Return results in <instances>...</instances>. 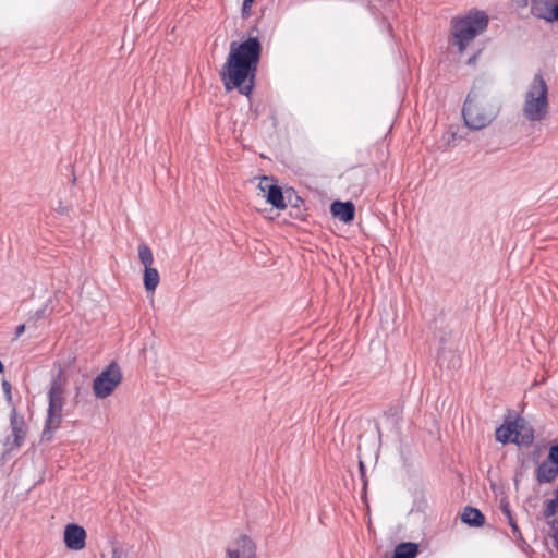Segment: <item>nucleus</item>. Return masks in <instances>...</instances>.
I'll return each instance as SVG.
<instances>
[{"label": "nucleus", "mask_w": 558, "mask_h": 558, "mask_svg": "<svg viewBox=\"0 0 558 558\" xmlns=\"http://www.w3.org/2000/svg\"><path fill=\"white\" fill-rule=\"evenodd\" d=\"M260 56L262 44L257 37H250L242 43L232 41L221 71L225 88L228 92L239 89L241 94L250 95Z\"/></svg>", "instance_id": "obj_1"}, {"label": "nucleus", "mask_w": 558, "mask_h": 558, "mask_svg": "<svg viewBox=\"0 0 558 558\" xmlns=\"http://www.w3.org/2000/svg\"><path fill=\"white\" fill-rule=\"evenodd\" d=\"M499 101L483 87L475 86L469 93L462 114L465 125L471 130L488 126L498 116Z\"/></svg>", "instance_id": "obj_2"}, {"label": "nucleus", "mask_w": 558, "mask_h": 558, "mask_svg": "<svg viewBox=\"0 0 558 558\" xmlns=\"http://www.w3.org/2000/svg\"><path fill=\"white\" fill-rule=\"evenodd\" d=\"M549 108V87L543 75L537 73L523 90L522 116L527 122H542L547 119Z\"/></svg>", "instance_id": "obj_3"}, {"label": "nucleus", "mask_w": 558, "mask_h": 558, "mask_svg": "<svg viewBox=\"0 0 558 558\" xmlns=\"http://www.w3.org/2000/svg\"><path fill=\"white\" fill-rule=\"evenodd\" d=\"M74 361L75 356L69 355L64 361V365H62L60 361L56 363V365L58 366V372L51 381L50 389L48 392L49 405L45 429L43 433L44 436L59 428L62 422L64 391L65 386L68 384L66 369Z\"/></svg>", "instance_id": "obj_4"}, {"label": "nucleus", "mask_w": 558, "mask_h": 558, "mask_svg": "<svg viewBox=\"0 0 558 558\" xmlns=\"http://www.w3.org/2000/svg\"><path fill=\"white\" fill-rule=\"evenodd\" d=\"M488 24V16L485 12L473 10L451 22V37L453 45L459 52H463L470 41L482 33Z\"/></svg>", "instance_id": "obj_5"}, {"label": "nucleus", "mask_w": 558, "mask_h": 558, "mask_svg": "<svg viewBox=\"0 0 558 558\" xmlns=\"http://www.w3.org/2000/svg\"><path fill=\"white\" fill-rule=\"evenodd\" d=\"M123 374L116 361H112L93 380V392L96 398L109 397L122 383Z\"/></svg>", "instance_id": "obj_6"}, {"label": "nucleus", "mask_w": 558, "mask_h": 558, "mask_svg": "<svg viewBox=\"0 0 558 558\" xmlns=\"http://www.w3.org/2000/svg\"><path fill=\"white\" fill-rule=\"evenodd\" d=\"M225 558H257V546L248 535L242 534L227 545Z\"/></svg>", "instance_id": "obj_7"}, {"label": "nucleus", "mask_w": 558, "mask_h": 558, "mask_svg": "<svg viewBox=\"0 0 558 558\" xmlns=\"http://www.w3.org/2000/svg\"><path fill=\"white\" fill-rule=\"evenodd\" d=\"M86 531L76 523H70L64 529V544L71 550H82L86 545Z\"/></svg>", "instance_id": "obj_8"}, {"label": "nucleus", "mask_w": 558, "mask_h": 558, "mask_svg": "<svg viewBox=\"0 0 558 558\" xmlns=\"http://www.w3.org/2000/svg\"><path fill=\"white\" fill-rule=\"evenodd\" d=\"M513 438L512 442L529 446L533 442V429L527 425L524 418H517L512 422Z\"/></svg>", "instance_id": "obj_9"}, {"label": "nucleus", "mask_w": 558, "mask_h": 558, "mask_svg": "<svg viewBox=\"0 0 558 558\" xmlns=\"http://www.w3.org/2000/svg\"><path fill=\"white\" fill-rule=\"evenodd\" d=\"M10 424L13 435V444L16 447L22 446L27 434V425L22 415H19L16 410L13 409L10 414Z\"/></svg>", "instance_id": "obj_10"}, {"label": "nucleus", "mask_w": 558, "mask_h": 558, "mask_svg": "<svg viewBox=\"0 0 558 558\" xmlns=\"http://www.w3.org/2000/svg\"><path fill=\"white\" fill-rule=\"evenodd\" d=\"M556 5L558 0H531V13L537 19L550 22Z\"/></svg>", "instance_id": "obj_11"}, {"label": "nucleus", "mask_w": 558, "mask_h": 558, "mask_svg": "<svg viewBox=\"0 0 558 558\" xmlns=\"http://www.w3.org/2000/svg\"><path fill=\"white\" fill-rule=\"evenodd\" d=\"M330 210L335 217L345 223L351 222L354 219L355 207L351 202H333Z\"/></svg>", "instance_id": "obj_12"}, {"label": "nucleus", "mask_w": 558, "mask_h": 558, "mask_svg": "<svg viewBox=\"0 0 558 558\" xmlns=\"http://www.w3.org/2000/svg\"><path fill=\"white\" fill-rule=\"evenodd\" d=\"M461 521L470 526L480 527L485 523L484 514L474 507H465L462 514Z\"/></svg>", "instance_id": "obj_13"}, {"label": "nucleus", "mask_w": 558, "mask_h": 558, "mask_svg": "<svg viewBox=\"0 0 558 558\" xmlns=\"http://www.w3.org/2000/svg\"><path fill=\"white\" fill-rule=\"evenodd\" d=\"M558 475V465L553 462L543 461L537 468L536 477L539 483H549Z\"/></svg>", "instance_id": "obj_14"}, {"label": "nucleus", "mask_w": 558, "mask_h": 558, "mask_svg": "<svg viewBox=\"0 0 558 558\" xmlns=\"http://www.w3.org/2000/svg\"><path fill=\"white\" fill-rule=\"evenodd\" d=\"M418 554V546L415 543H400L396 546L392 558H415Z\"/></svg>", "instance_id": "obj_15"}, {"label": "nucleus", "mask_w": 558, "mask_h": 558, "mask_svg": "<svg viewBox=\"0 0 558 558\" xmlns=\"http://www.w3.org/2000/svg\"><path fill=\"white\" fill-rule=\"evenodd\" d=\"M160 281L159 272L154 267L144 268L143 282L147 292H155Z\"/></svg>", "instance_id": "obj_16"}, {"label": "nucleus", "mask_w": 558, "mask_h": 558, "mask_svg": "<svg viewBox=\"0 0 558 558\" xmlns=\"http://www.w3.org/2000/svg\"><path fill=\"white\" fill-rule=\"evenodd\" d=\"M265 199L277 209H284L287 207L282 191L278 185H275V187H268V194H265Z\"/></svg>", "instance_id": "obj_17"}, {"label": "nucleus", "mask_w": 558, "mask_h": 558, "mask_svg": "<svg viewBox=\"0 0 558 558\" xmlns=\"http://www.w3.org/2000/svg\"><path fill=\"white\" fill-rule=\"evenodd\" d=\"M496 440L501 444H507L509 441L512 442L513 438V429H512V422L508 425H501L496 429L495 433Z\"/></svg>", "instance_id": "obj_18"}, {"label": "nucleus", "mask_w": 558, "mask_h": 558, "mask_svg": "<svg viewBox=\"0 0 558 558\" xmlns=\"http://www.w3.org/2000/svg\"><path fill=\"white\" fill-rule=\"evenodd\" d=\"M138 257L144 268L153 267L154 256L149 246L145 243L138 245Z\"/></svg>", "instance_id": "obj_19"}, {"label": "nucleus", "mask_w": 558, "mask_h": 558, "mask_svg": "<svg viewBox=\"0 0 558 558\" xmlns=\"http://www.w3.org/2000/svg\"><path fill=\"white\" fill-rule=\"evenodd\" d=\"M275 185L276 184L274 183L272 179L263 177L257 185L259 191L258 195L265 198V194H268V187H275Z\"/></svg>", "instance_id": "obj_20"}, {"label": "nucleus", "mask_w": 558, "mask_h": 558, "mask_svg": "<svg viewBox=\"0 0 558 558\" xmlns=\"http://www.w3.org/2000/svg\"><path fill=\"white\" fill-rule=\"evenodd\" d=\"M25 331L28 333H33L35 331V323L33 320H28L22 325H19L14 332V338H20Z\"/></svg>", "instance_id": "obj_21"}, {"label": "nucleus", "mask_w": 558, "mask_h": 558, "mask_svg": "<svg viewBox=\"0 0 558 558\" xmlns=\"http://www.w3.org/2000/svg\"><path fill=\"white\" fill-rule=\"evenodd\" d=\"M558 512V500L551 499L547 502L546 508L544 510V517L549 519Z\"/></svg>", "instance_id": "obj_22"}, {"label": "nucleus", "mask_w": 558, "mask_h": 558, "mask_svg": "<svg viewBox=\"0 0 558 558\" xmlns=\"http://www.w3.org/2000/svg\"><path fill=\"white\" fill-rule=\"evenodd\" d=\"M255 0H243L242 4V16L248 17L251 15L252 5Z\"/></svg>", "instance_id": "obj_23"}, {"label": "nucleus", "mask_w": 558, "mask_h": 558, "mask_svg": "<svg viewBox=\"0 0 558 558\" xmlns=\"http://www.w3.org/2000/svg\"><path fill=\"white\" fill-rule=\"evenodd\" d=\"M546 461L556 463V465H558V445L550 448L548 459Z\"/></svg>", "instance_id": "obj_24"}, {"label": "nucleus", "mask_w": 558, "mask_h": 558, "mask_svg": "<svg viewBox=\"0 0 558 558\" xmlns=\"http://www.w3.org/2000/svg\"><path fill=\"white\" fill-rule=\"evenodd\" d=\"M507 520H508L509 525L512 529L513 535L517 536L518 538L522 539V534H521V532L519 530V526H518L515 520L513 518H510V519H507Z\"/></svg>", "instance_id": "obj_25"}, {"label": "nucleus", "mask_w": 558, "mask_h": 558, "mask_svg": "<svg viewBox=\"0 0 558 558\" xmlns=\"http://www.w3.org/2000/svg\"><path fill=\"white\" fill-rule=\"evenodd\" d=\"M501 511L506 515L507 519L513 518L509 502L506 499H501Z\"/></svg>", "instance_id": "obj_26"}, {"label": "nucleus", "mask_w": 558, "mask_h": 558, "mask_svg": "<svg viewBox=\"0 0 558 558\" xmlns=\"http://www.w3.org/2000/svg\"><path fill=\"white\" fill-rule=\"evenodd\" d=\"M125 553L121 547H114L112 549V558H124Z\"/></svg>", "instance_id": "obj_27"}, {"label": "nucleus", "mask_w": 558, "mask_h": 558, "mask_svg": "<svg viewBox=\"0 0 558 558\" xmlns=\"http://www.w3.org/2000/svg\"><path fill=\"white\" fill-rule=\"evenodd\" d=\"M359 469H360L361 477L364 482V488H365L367 485V480L365 477V465L362 461H360V463H359Z\"/></svg>", "instance_id": "obj_28"}, {"label": "nucleus", "mask_w": 558, "mask_h": 558, "mask_svg": "<svg viewBox=\"0 0 558 558\" xmlns=\"http://www.w3.org/2000/svg\"><path fill=\"white\" fill-rule=\"evenodd\" d=\"M2 388H3V390H4L5 395H7V397H8V398H11V385H10V383H9V381H7V380H4V381L2 383Z\"/></svg>", "instance_id": "obj_29"}, {"label": "nucleus", "mask_w": 558, "mask_h": 558, "mask_svg": "<svg viewBox=\"0 0 558 558\" xmlns=\"http://www.w3.org/2000/svg\"><path fill=\"white\" fill-rule=\"evenodd\" d=\"M553 537H554L556 547H558V531L556 533H554Z\"/></svg>", "instance_id": "obj_30"}, {"label": "nucleus", "mask_w": 558, "mask_h": 558, "mask_svg": "<svg viewBox=\"0 0 558 558\" xmlns=\"http://www.w3.org/2000/svg\"><path fill=\"white\" fill-rule=\"evenodd\" d=\"M474 60H475V57L471 58V59L469 60V63L474 62Z\"/></svg>", "instance_id": "obj_31"}]
</instances>
